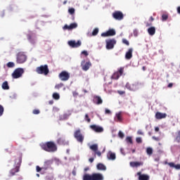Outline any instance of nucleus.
<instances>
[{
	"label": "nucleus",
	"mask_w": 180,
	"mask_h": 180,
	"mask_svg": "<svg viewBox=\"0 0 180 180\" xmlns=\"http://www.w3.org/2000/svg\"><path fill=\"white\" fill-rule=\"evenodd\" d=\"M41 150L46 151V153H56L57 151V144L54 141H47L39 144Z\"/></svg>",
	"instance_id": "obj_1"
},
{
	"label": "nucleus",
	"mask_w": 180,
	"mask_h": 180,
	"mask_svg": "<svg viewBox=\"0 0 180 180\" xmlns=\"http://www.w3.org/2000/svg\"><path fill=\"white\" fill-rule=\"evenodd\" d=\"M103 176L101 173H94L91 175L86 174L83 176V180H103Z\"/></svg>",
	"instance_id": "obj_2"
},
{
	"label": "nucleus",
	"mask_w": 180,
	"mask_h": 180,
	"mask_svg": "<svg viewBox=\"0 0 180 180\" xmlns=\"http://www.w3.org/2000/svg\"><path fill=\"white\" fill-rule=\"evenodd\" d=\"M27 60V56L25 52H18L16 54V63L17 64H24Z\"/></svg>",
	"instance_id": "obj_3"
},
{
	"label": "nucleus",
	"mask_w": 180,
	"mask_h": 180,
	"mask_svg": "<svg viewBox=\"0 0 180 180\" xmlns=\"http://www.w3.org/2000/svg\"><path fill=\"white\" fill-rule=\"evenodd\" d=\"M36 72H37V74H41V75H49V72H50V70H49V65H41L39 67H37L36 68Z\"/></svg>",
	"instance_id": "obj_4"
},
{
	"label": "nucleus",
	"mask_w": 180,
	"mask_h": 180,
	"mask_svg": "<svg viewBox=\"0 0 180 180\" xmlns=\"http://www.w3.org/2000/svg\"><path fill=\"white\" fill-rule=\"evenodd\" d=\"M74 137L77 140V141H78V143H81V144L84 143V136L81 132V129H77L76 131H75Z\"/></svg>",
	"instance_id": "obj_5"
},
{
	"label": "nucleus",
	"mask_w": 180,
	"mask_h": 180,
	"mask_svg": "<svg viewBox=\"0 0 180 180\" xmlns=\"http://www.w3.org/2000/svg\"><path fill=\"white\" fill-rule=\"evenodd\" d=\"M25 72V70L22 68H18L15 69L13 72L12 73V77L14 79H18V78H20L22 75H23V73Z\"/></svg>",
	"instance_id": "obj_6"
},
{
	"label": "nucleus",
	"mask_w": 180,
	"mask_h": 180,
	"mask_svg": "<svg viewBox=\"0 0 180 180\" xmlns=\"http://www.w3.org/2000/svg\"><path fill=\"white\" fill-rule=\"evenodd\" d=\"M123 72H124V68H120L118 70L112 75V79H119V78L123 75Z\"/></svg>",
	"instance_id": "obj_7"
},
{
	"label": "nucleus",
	"mask_w": 180,
	"mask_h": 180,
	"mask_svg": "<svg viewBox=\"0 0 180 180\" xmlns=\"http://www.w3.org/2000/svg\"><path fill=\"white\" fill-rule=\"evenodd\" d=\"M112 18L115 19V20H123L124 15L122 11H117L112 13Z\"/></svg>",
	"instance_id": "obj_8"
},
{
	"label": "nucleus",
	"mask_w": 180,
	"mask_h": 180,
	"mask_svg": "<svg viewBox=\"0 0 180 180\" xmlns=\"http://www.w3.org/2000/svg\"><path fill=\"white\" fill-rule=\"evenodd\" d=\"M106 43V49L107 50H112L115 47V44H116V39H111L105 40Z\"/></svg>",
	"instance_id": "obj_9"
},
{
	"label": "nucleus",
	"mask_w": 180,
	"mask_h": 180,
	"mask_svg": "<svg viewBox=\"0 0 180 180\" xmlns=\"http://www.w3.org/2000/svg\"><path fill=\"white\" fill-rule=\"evenodd\" d=\"M27 40L30 41V43H32V44H34L35 41H36V33L30 31L27 34Z\"/></svg>",
	"instance_id": "obj_10"
},
{
	"label": "nucleus",
	"mask_w": 180,
	"mask_h": 180,
	"mask_svg": "<svg viewBox=\"0 0 180 180\" xmlns=\"http://www.w3.org/2000/svg\"><path fill=\"white\" fill-rule=\"evenodd\" d=\"M58 77L60 81H68L70 79V73L67 71H62Z\"/></svg>",
	"instance_id": "obj_11"
},
{
	"label": "nucleus",
	"mask_w": 180,
	"mask_h": 180,
	"mask_svg": "<svg viewBox=\"0 0 180 180\" xmlns=\"http://www.w3.org/2000/svg\"><path fill=\"white\" fill-rule=\"evenodd\" d=\"M21 163H22V156H20L18 158V166H16L15 168L12 169L10 171V174L12 176H13V175H15V172H19V166L20 165Z\"/></svg>",
	"instance_id": "obj_12"
},
{
	"label": "nucleus",
	"mask_w": 180,
	"mask_h": 180,
	"mask_svg": "<svg viewBox=\"0 0 180 180\" xmlns=\"http://www.w3.org/2000/svg\"><path fill=\"white\" fill-rule=\"evenodd\" d=\"M116 34V31L115 30L111 29L107 31L106 32H103L101 34L102 37H109L110 36H115Z\"/></svg>",
	"instance_id": "obj_13"
},
{
	"label": "nucleus",
	"mask_w": 180,
	"mask_h": 180,
	"mask_svg": "<svg viewBox=\"0 0 180 180\" xmlns=\"http://www.w3.org/2000/svg\"><path fill=\"white\" fill-rule=\"evenodd\" d=\"M90 129H91V130H93L96 133H102V132H103V127H99L98 125H95V124L91 125Z\"/></svg>",
	"instance_id": "obj_14"
},
{
	"label": "nucleus",
	"mask_w": 180,
	"mask_h": 180,
	"mask_svg": "<svg viewBox=\"0 0 180 180\" xmlns=\"http://www.w3.org/2000/svg\"><path fill=\"white\" fill-rule=\"evenodd\" d=\"M91 65H92L91 62H86V63L85 60H83L82 62V68L83 71H88V70H89V68H91Z\"/></svg>",
	"instance_id": "obj_15"
},
{
	"label": "nucleus",
	"mask_w": 180,
	"mask_h": 180,
	"mask_svg": "<svg viewBox=\"0 0 180 180\" xmlns=\"http://www.w3.org/2000/svg\"><path fill=\"white\" fill-rule=\"evenodd\" d=\"M155 119L158 120H161V119H165L167 117V113H162L160 112H157L155 115Z\"/></svg>",
	"instance_id": "obj_16"
},
{
	"label": "nucleus",
	"mask_w": 180,
	"mask_h": 180,
	"mask_svg": "<svg viewBox=\"0 0 180 180\" xmlns=\"http://www.w3.org/2000/svg\"><path fill=\"white\" fill-rule=\"evenodd\" d=\"M93 101L94 103H96V105H102V103H103L102 98H101L99 96H94Z\"/></svg>",
	"instance_id": "obj_17"
},
{
	"label": "nucleus",
	"mask_w": 180,
	"mask_h": 180,
	"mask_svg": "<svg viewBox=\"0 0 180 180\" xmlns=\"http://www.w3.org/2000/svg\"><path fill=\"white\" fill-rule=\"evenodd\" d=\"M68 44L69 46H70V47L76 49L77 47H79V46H81V42L79 41H78L77 42H76L75 41H69Z\"/></svg>",
	"instance_id": "obj_18"
},
{
	"label": "nucleus",
	"mask_w": 180,
	"mask_h": 180,
	"mask_svg": "<svg viewBox=\"0 0 180 180\" xmlns=\"http://www.w3.org/2000/svg\"><path fill=\"white\" fill-rule=\"evenodd\" d=\"M133 57V48L128 49V51L125 53L126 60H130Z\"/></svg>",
	"instance_id": "obj_19"
},
{
	"label": "nucleus",
	"mask_w": 180,
	"mask_h": 180,
	"mask_svg": "<svg viewBox=\"0 0 180 180\" xmlns=\"http://www.w3.org/2000/svg\"><path fill=\"white\" fill-rule=\"evenodd\" d=\"M107 158L111 161H115V160H116V153L109 151L107 154Z\"/></svg>",
	"instance_id": "obj_20"
},
{
	"label": "nucleus",
	"mask_w": 180,
	"mask_h": 180,
	"mask_svg": "<svg viewBox=\"0 0 180 180\" xmlns=\"http://www.w3.org/2000/svg\"><path fill=\"white\" fill-rule=\"evenodd\" d=\"M129 164L132 168H139L143 165V162H131Z\"/></svg>",
	"instance_id": "obj_21"
},
{
	"label": "nucleus",
	"mask_w": 180,
	"mask_h": 180,
	"mask_svg": "<svg viewBox=\"0 0 180 180\" xmlns=\"http://www.w3.org/2000/svg\"><path fill=\"white\" fill-rule=\"evenodd\" d=\"M137 175L139 176V180H150V176L147 174H141V172H138Z\"/></svg>",
	"instance_id": "obj_22"
},
{
	"label": "nucleus",
	"mask_w": 180,
	"mask_h": 180,
	"mask_svg": "<svg viewBox=\"0 0 180 180\" xmlns=\"http://www.w3.org/2000/svg\"><path fill=\"white\" fill-rule=\"evenodd\" d=\"M148 33L150 36H154L155 34V27H150L148 29Z\"/></svg>",
	"instance_id": "obj_23"
},
{
	"label": "nucleus",
	"mask_w": 180,
	"mask_h": 180,
	"mask_svg": "<svg viewBox=\"0 0 180 180\" xmlns=\"http://www.w3.org/2000/svg\"><path fill=\"white\" fill-rule=\"evenodd\" d=\"M96 168H97V169H98L100 171H106V166H105V165H103L102 163H98L96 165Z\"/></svg>",
	"instance_id": "obj_24"
},
{
	"label": "nucleus",
	"mask_w": 180,
	"mask_h": 180,
	"mask_svg": "<svg viewBox=\"0 0 180 180\" xmlns=\"http://www.w3.org/2000/svg\"><path fill=\"white\" fill-rule=\"evenodd\" d=\"M75 27H77V24L74 23V24H71L70 25H65L64 27H63V29L65 30H71L72 29H75Z\"/></svg>",
	"instance_id": "obj_25"
},
{
	"label": "nucleus",
	"mask_w": 180,
	"mask_h": 180,
	"mask_svg": "<svg viewBox=\"0 0 180 180\" xmlns=\"http://www.w3.org/2000/svg\"><path fill=\"white\" fill-rule=\"evenodd\" d=\"M53 164V161L51 160H46L44 162V169H47L49 168V167H50V165H51Z\"/></svg>",
	"instance_id": "obj_26"
},
{
	"label": "nucleus",
	"mask_w": 180,
	"mask_h": 180,
	"mask_svg": "<svg viewBox=\"0 0 180 180\" xmlns=\"http://www.w3.org/2000/svg\"><path fill=\"white\" fill-rule=\"evenodd\" d=\"M1 88L2 89H4L5 91H8V89H9V84H8V82H3L2 85H1Z\"/></svg>",
	"instance_id": "obj_27"
},
{
	"label": "nucleus",
	"mask_w": 180,
	"mask_h": 180,
	"mask_svg": "<svg viewBox=\"0 0 180 180\" xmlns=\"http://www.w3.org/2000/svg\"><path fill=\"white\" fill-rule=\"evenodd\" d=\"M169 17V15L167 13H163L162 15V22H165V20H168V18Z\"/></svg>",
	"instance_id": "obj_28"
},
{
	"label": "nucleus",
	"mask_w": 180,
	"mask_h": 180,
	"mask_svg": "<svg viewBox=\"0 0 180 180\" xmlns=\"http://www.w3.org/2000/svg\"><path fill=\"white\" fill-rule=\"evenodd\" d=\"M90 149L92 150V151H94V153H96L98 151V145L97 144H93L90 146Z\"/></svg>",
	"instance_id": "obj_29"
},
{
	"label": "nucleus",
	"mask_w": 180,
	"mask_h": 180,
	"mask_svg": "<svg viewBox=\"0 0 180 180\" xmlns=\"http://www.w3.org/2000/svg\"><path fill=\"white\" fill-rule=\"evenodd\" d=\"M116 117L117 119V122H122V120H123V119L122 118V112H117L116 114Z\"/></svg>",
	"instance_id": "obj_30"
},
{
	"label": "nucleus",
	"mask_w": 180,
	"mask_h": 180,
	"mask_svg": "<svg viewBox=\"0 0 180 180\" xmlns=\"http://www.w3.org/2000/svg\"><path fill=\"white\" fill-rule=\"evenodd\" d=\"M146 153L148 154V155H153V148L150 147L147 148Z\"/></svg>",
	"instance_id": "obj_31"
},
{
	"label": "nucleus",
	"mask_w": 180,
	"mask_h": 180,
	"mask_svg": "<svg viewBox=\"0 0 180 180\" xmlns=\"http://www.w3.org/2000/svg\"><path fill=\"white\" fill-rule=\"evenodd\" d=\"M52 96L53 99H56V101H58V99H60V94H58V93H53Z\"/></svg>",
	"instance_id": "obj_32"
},
{
	"label": "nucleus",
	"mask_w": 180,
	"mask_h": 180,
	"mask_svg": "<svg viewBox=\"0 0 180 180\" xmlns=\"http://www.w3.org/2000/svg\"><path fill=\"white\" fill-rule=\"evenodd\" d=\"M58 144H64L65 143V139L64 138H59L57 141Z\"/></svg>",
	"instance_id": "obj_33"
},
{
	"label": "nucleus",
	"mask_w": 180,
	"mask_h": 180,
	"mask_svg": "<svg viewBox=\"0 0 180 180\" xmlns=\"http://www.w3.org/2000/svg\"><path fill=\"white\" fill-rule=\"evenodd\" d=\"M126 141H127V143H129V144H133V139H132L131 136H127L126 138Z\"/></svg>",
	"instance_id": "obj_34"
},
{
	"label": "nucleus",
	"mask_w": 180,
	"mask_h": 180,
	"mask_svg": "<svg viewBox=\"0 0 180 180\" xmlns=\"http://www.w3.org/2000/svg\"><path fill=\"white\" fill-rule=\"evenodd\" d=\"M8 68H13L15 67V63L13 62H8L7 63Z\"/></svg>",
	"instance_id": "obj_35"
},
{
	"label": "nucleus",
	"mask_w": 180,
	"mask_h": 180,
	"mask_svg": "<svg viewBox=\"0 0 180 180\" xmlns=\"http://www.w3.org/2000/svg\"><path fill=\"white\" fill-rule=\"evenodd\" d=\"M122 43L123 44H125V46H130V42L126 39H122Z\"/></svg>",
	"instance_id": "obj_36"
},
{
	"label": "nucleus",
	"mask_w": 180,
	"mask_h": 180,
	"mask_svg": "<svg viewBox=\"0 0 180 180\" xmlns=\"http://www.w3.org/2000/svg\"><path fill=\"white\" fill-rule=\"evenodd\" d=\"M68 13L70 14V15H74V13H75V8H70L68 9Z\"/></svg>",
	"instance_id": "obj_37"
},
{
	"label": "nucleus",
	"mask_w": 180,
	"mask_h": 180,
	"mask_svg": "<svg viewBox=\"0 0 180 180\" xmlns=\"http://www.w3.org/2000/svg\"><path fill=\"white\" fill-rule=\"evenodd\" d=\"M176 141L177 143H179L180 142V131H177V135L176 136Z\"/></svg>",
	"instance_id": "obj_38"
},
{
	"label": "nucleus",
	"mask_w": 180,
	"mask_h": 180,
	"mask_svg": "<svg viewBox=\"0 0 180 180\" xmlns=\"http://www.w3.org/2000/svg\"><path fill=\"white\" fill-rule=\"evenodd\" d=\"M99 33V30L98 28H95L93 32H92V35L93 36H96Z\"/></svg>",
	"instance_id": "obj_39"
},
{
	"label": "nucleus",
	"mask_w": 180,
	"mask_h": 180,
	"mask_svg": "<svg viewBox=\"0 0 180 180\" xmlns=\"http://www.w3.org/2000/svg\"><path fill=\"white\" fill-rule=\"evenodd\" d=\"M5 109L4 108V106L2 105H0V117L4 115Z\"/></svg>",
	"instance_id": "obj_40"
},
{
	"label": "nucleus",
	"mask_w": 180,
	"mask_h": 180,
	"mask_svg": "<svg viewBox=\"0 0 180 180\" xmlns=\"http://www.w3.org/2000/svg\"><path fill=\"white\" fill-rule=\"evenodd\" d=\"M63 86H64V84L60 83V84H56L55 86V88L56 89H60V88H63Z\"/></svg>",
	"instance_id": "obj_41"
},
{
	"label": "nucleus",
	"mask_w": 180,
	"mask_h": 180,
	"mask_svg": "<svg viewBox=\"0 0 180 180\" xmlns=\"http://www.w3.org/2000/svg\"><path fill=\"white\" fill-rule=\"evenodd\" d=\"M136 141L138 144H141V143H143V139H141V137H137L136 139Z\"/></svg>",
	"instance_id": "obj_42"
},
{
	"label": "nucleus",
	"mask_w": 180,
	"mask_h": 180,
	"mask_svg": "<svg viewBox=\"0 0 180 180\" xmlns=\"http://www.w3.org/2000/svg\"><path fill=\"white\" fill-rule=\"evenodd\" d=\"M85 120H86L88 123H91V118H89V115H88V114L85 115Z\"/></svg>",
	"instance_id": "obj_43"
},
{
	"label": "nucleus",
	"mask_w": 180,
	"mask_h": 180,
	"mask_svg": "<svg viewBox=\"0 0 180 180\" xmlns=\"http://www.w3.org/2000/svg\"><path fill=\"white\" fill-rule=\"evenodd\" d=\"M118 136L120 139H124V134H123V132H122V131H120L118 133Z\"/></svg>",
	"instance_id": "obj_44"
},
{
	"label": "nucleus",
	"mask_w": 180,
	"mask_h": 180,
	"mask_svg": "<svg viewBox=\"0 0 180 180\" xmlns=\"http://www.w3.org/2000/svg\"><path fill=\"white\" fill-rule=\"evenodd\" d=\"M32 113L33 115H39L40 113V110H37V109L33 110Z\"/></svg>",
	"instance_id": "obj_45"
},
{
	"label": "nucleus",
	"mask_w": 180,
	"mask_h": 180,
	"mask_svg": "<svg viewBox=\"0 0 180 180\" xmlns=\"http://www.w3.org/2000/svg\"><path fill=\"white\" fill-rule=\"evenodd\" d=\"M37 172H40L41 169H44V167H39V166L36 167Z\"/></svg>",
	"instance_id": "obj_46"
},
{
	"label": "nucleus",
	"mask_w": 180,
	"mask_h": 180,
	"mask_svg": "<svg viewBox=\"0 0 180 180\" xmlns=\"http://www.w3.org/2000/svg\"><path fill=\"white\" fill-rule=\"evenodd\" d=\"M117 92L119 94V95H124V94H126V91L120 90H118Z\"/></svg>",
	"instance_id": "obj_47"
},
{
	"label": "nucleus",
	"mask_w": 180,
	"mask_h": 180,
	"mask_svg": "<svg viewBox=\"0 0 180 180\" xmlns=\"http://www.w3.org/2000/svg\"><path fill=\"white\" fill-rule=\"evenodd\" d=\"M105 115H110V113H111L110 110L105 109Z\"/></svg>",
	"instance_id": "obj_48"
},
{
	"label": "nucleus",
	"mask_w": 180,
	"mask_h": 180,
	"mask_svg": "<svg viewBox=\"0 0 180 180\" xmlns=\"http://www.w3.org/2000/svg\"><path fill=\"white\" fill-rule=\"evenodd\" d=\"M95 153L97 154V155H98V157H101V156L102 155V153H101V151L96 150V151L95 152Z\"/></svg>",
	"instance_id": "obj_49"
},
{
	"label": "nucleus",
	"mask_w": 180,
	"mask_h": 180,
	"mask_svg": "<svg viewBox=\"0 0 180 180\" xmlns=\"http://www.w3.org/2000/svg\"><path fill=\"white\" fill-rule=\"evenodd\" d=\"M82 54H84V56H85L86 57L88 56V51H83L82 52Z\"/></svg>",
	"instance_id": "obj_50"
},
{
	"label": "nucleus",
	"mask_w": 180,
	"mask_h": 180,
	"mask_svg": "<svg viewBox=\"0 0 180 180\" xmlns=\"http://www.w3.org/2000/svg\"><path fill=\"white\" fill-rule=\"evenodd\" d=\"M169 167H173V168H175V163H174V162H170V163H169Z\"/></svg>",
	"instance_id": "obj_51"
},
{
	"label": "nucleus",
	"mask_w": 180,
	"mask_h": 180,
	"mask_svg": "<svg viewBox=\"0 0 180 180\" xmlns=\"http://www.w3.org/2000/svg\"><path fill=\"white\" fill-rule=\"evenodd\" d=\"M152 139L153 140H155V141H160V138H158V137L153 136Z\"/></svg>",
	"instance_id": "obj_52"
},
{
	"label": "nucleus",
	"mask_w": 180,
	"mask_h": 180,
	"mask_svg": "<svg viewBox=\"0 0 180 180\" xmlns=\"http://www.w3.org/2000/svg\"><path fill=\"white\" fill-rule=\"evenodd\" d=\"M120 153H121V154H122V155H126V153H124V149L121 148L120 149Z\"/></svg>",
	"instance_id": "obj_53"
},
{
	"label": "nucleus",
	"mask_w": 180,
	"mask_h": 180,
	"mask_svg": "<svg viewBox=\"0 0 180 180\" xmlns=\"http://www.w3.org/2000/svg\"><path fill=\"white\" fill-rule=\"evenodd\" d=\"M137 134H139V135H141V136H143V134H144L143 133V131H142L141 130H139V131H137Z\"/></svg>",
	"instance_id": "obj_54"
},
{
	"label": "nucleus",
	"mask_w": 180,
	"mask_h": 180,
	"mask_svg": "<svg viewBox=\"0 0 180 180\" xmlns=\"http://www.w3.org/2000/svg\"><path fill=\"white\" fill-rule=\"evenodd\" d=\"M174 168L176 169H180V165H175Z\"/></svg>",
	"instance_id": "obj_55"
},
{
	"label": "nucleus",
	"mask_w": 180,
	"mask_h": 180,
	"mask_svg": "<svg viewBox=\"0 0 180 180\" xmlns=\"http://www.w3.org/2000/svg\"><path fill=\"white\" fill-rule=\"evenodd\" d=\"M172 86H174V84L173 83H169L167 86V88H172Z\"/></svg>",
	"instance_id": "obj_56"
},
{
	"label": "nucleus",
	"mask_w": 180,
	"mask_h": 180,
	"mask_svg": "<svg viewBox=\"0 0 180 180\" xmlns=\"http://www.w3.org/2000/svg\"><path fill=\"white\" fill-rule=\"evenodd\" d=\"M154 21V18L153 16L150 17L149 22H153Z\"/></svg>",
	"instance_id": "obj_57"
},
{
	"label": "nucleus",
	"mask_w": 180,
	"mask_h": 180,
	"mask_svg": "<svg viewBox=\"0 0 180 180\" xmlns=\"http://www.w3.org/2000/svg\"><path fill=\"white\" fill-rule=\"evenodd\" d=\"M94 158H91L89 159V162H94Z\"/></svg>",
	"instance_id": "obj_58"
},
{
	"label": "nucleus",
	"mask_w": 180,
	"mask_h": 180,
	"mask_svg": "<svg viewBox=\"0 0 180 180\" xmlns=\"http://www.w3.org/2000/svg\"><path fill=\"white\" fill-rule=\"evenodd\" d=\"M155 131H160V128L158 127H156L155 128Z\"/></svg>",
	"instance_id": "obj_59"
},
{
	"label": "nucleus",
	"mask_w": 180,
	"mask_h": 180,
	"mask_svg": "<svg viewBox=\"0 0 180 180\" xmlns=\"http://www.w3.org/2000/svg\"><path fill=\"white\" fill-rule=\"evenodd\" d=\"M49 105H53L54 103V101L53 100L50 101L49 102Z\"/></svg>",
	"instance_id": "obj_60"
},
{
	"label": "nucleus",
	"mask_w": 180,
	"mask_h": 180,
	"mask_svg": "<svg viewBox=\"0 0 180 180\" xmlns=\"http://www.w3.org/2000/svg\"><path fill=\"white\" fill-rule=\"evenodd\" d=\"M73 96H78V93L73 92Z\"/></svg>",
	"instance_id": "obj_61"
},
{
	"label": "nucleus",
	"mask_w": 180,
	"mask_h": 180,
	"mask_svg": "<svg viewBox=\"0 0 180 180\" xmlns=\"http://www.w3.org/2000/svg\"><path fill=\"white\" fill-rule=\"evenodd\" d=\"M142 70L143 71H146V70H147V68H146V66H143Z\"/></svg>",
	"instance_id": "obj_62"
},
{
	"label": "nucleus",
	"mask_w": 180,
	"mask_h": 180,
	"mask_svg": "<svg viewBox=\"0 0 180 180\" xmlns=\"http://www.w3.org/2000/svg\"><path fill=\"white\" fill-rule=\"evenodd\" d=\"M68 116H70V115H68V114H64L63 115V117H68Z\"/></svg>",
	"instance_id": "obj_63"
},
{
	"label": "nucleus",
	"mask_w": 180,
	"mask_h": 180,
	"mask_svg": "<svg viewBox=\"0 0 180 180\" xmlns=\"http://www.w3.org/2000/svg\"><path fill=\"white\" fill-rule=\"evenodd\" d=\"M72 174L75 175V176L77 175V173L75 172V171L72 172Z\"/></svg>",
	"instance_id": "obj_64"
}]
</instances>
